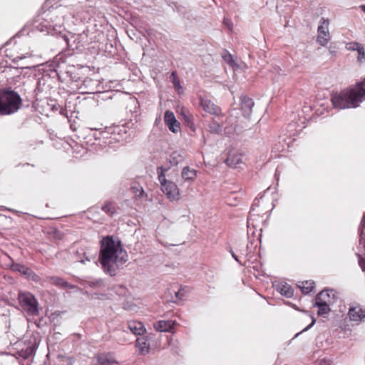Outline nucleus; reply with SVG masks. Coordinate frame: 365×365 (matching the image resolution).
Wrapping results in <instances>:
<instances>
[{
  "instance_id": "nucleus-1",
  "label": "nucleus",
  "mask_w": 365,
  "mask_h": 365,
  "mask_svg": "<svg viewBox=\"0 0 365 365\" xmlns=\"http://www.w3.org/2000/svg\"><path fill=\"white\" fill-rule=\"evenodd\" d=\"M128 259L127 252L122 247L119 240L113 236L103 237L101 241L99 262L104 272L114 276L118 267Z\"/></svg>"
},
{
  "instance_id": "nucleus-2",
  "label": "nucleus",
  "mask_w": 365,
  "mask_h": 365,
  "mask_svg": "<svg viewBox=\"0 0 365 365\" xmlns=\"http://www.w3.org/2000/svg\"><path fill=\"white\" fill-rule=\"evenodd\" d=\"M365 100V78L340 92H333L331 101L339 109L356 108Z\"/></svg>"
},
{
  "instance_id": "nucleus-3",
  "label": "nucleus",
  "mask_w": 365,
  "mask_h": 365,
  "mask_svg": "<svg viewBox=\"0 0 365 365\" xmlns=\"http://www.w3.org/2000/svg\"><path fill=\"white\" fill-rule=\"evenodd\" d=\"M127 128L123 125H118L106 128L103 130H96L93 137L94 142L93 145H99L101 148H115V143H120L124 141L127 136Z\"/></svg>"
},
{
  "instance_id": "nucleus-4",
  "label": "nucleus",
  "mask_w": 365,
  "mask_h": 365,
  "mask_svg": "<svg viewBox=\"0 0 365 365\" xmlns=\"http://www.w3.org/2000/svg\"><path fill=\"white\" fill-rule=\"evenodd\" d=\"M21 102L19 94L11 88L0 92V115L16 113L20 108Z\"/></svg>"
},
{
  "instance_id": "nucleus-5",
  "label": "nucleus",
  "mask_w": 365,
  "mask_h": 365,
  "mask_svg": "<svg viewBox=\"0 0 365 365\" xmlns=\"http://www.w3.org/2000/svg\"><path fill=\"white\" fill-rule=\"evenodd\" d=\"M18 299L20 306L29 315L37 316L38 314V303L32 294L20 292Z\"/></svg>"
},
{
  "instance_id": "nucleus-6",
  "label": "nucleus",
  "mask_w": 365,
  "mask_h": 365,
  "mask_svg": "<svg viewBox=\"0 0 365 365\" xmlns=\"http://www.w3.org/2000/svg\"><path fill=\"white\" fill-rule=\"evenodd\" d=\"M75 84L79 93H96L101 92L102 89L101 82L91 78L79 79L76 81Z\"/></svg>"
},
{
  "instance_id": "nucleus-7",
  "label": "nucleus",
  "mask_w": 365,
  "mask_h": 365,
  "mask_svg": "<svg viewBox=\"0 0 365 365\" xmlns=\"http://www.w3.org/2000/svg\"><path fill=\"white\" fill-rule=\"evenodd\" d=\"M320 23L321 24L318 26L317 29L318 35L317 41L321 46H324L328 43L330 39V34L329 31V19L322 18L320 21Z\"/></svg>"
},
{
  "instance_id": "nucleus-8",
  "label": "nucleus",
  "mask_w": 365,
  "mask_h": 365,
  "mask_svg": "<svg viewBox=\"0 0 365 365\" xmlns=\"http://www.w3.org/2000/svg\"><path fill=\"white\" fill-rule=\"evenodd\" d=\"M161 190L170 200H178L180 197L179 188L173 182H162Z\"/></svg>"
},
{
  "instance_id": "nucleus-9",
  "label": "nucleus",
  "mask_w": 365,
  "mask_h": 365,
  "mask_svg": "<svg viewBox=\"0 0 365 365\" xmlns=\"http://www.w3.org/2000/svg\"><path fill=\"white\" fill-rule=\"evenodd\" d=\"M61 39L73 51L81 50V48L83 46L81 35L69 34L68 35L62 36Z\"/></svg>"
},
{
  "instance_id": "nucleus-10",
  "label": "nucleus",
  "mask_w": 365,
  "mask_h": 365,
  "mask_svg": "<svg viewBox=\"0 0 365 365\" xmlns=\"http://www.w3.org/2000/svg\"><path fill=\"white\" fill-rule=\"evenodd\" d=\"M348 317L351 321L359 324L365 319V309L360 305L351 307L348 312Z\"/></svg>"
},
{
  "instance_id": "nucleus-11",
  "label": "nucleus",
  "mask_w": 365,
  "mask_h": 365,
  "mask_svg": "<svg viewBox=\"0 0 365 365\" xmlns=\"http://www.w3.org/2000/svg\"><path fill=\"white\" fill-rule=\"evenodd\" d=\"M200 106L204 111L210 115H218L220 109L212 101L202 96L200 97Z\"/></svg>"
},
{
  "instance_id": "nucleus-12",
  "label": "nucleus",
  "mask_w": 365,
  "mask_h": 365,
  "mask_svg": "<svg viewBox=\"0 0 365 365\" xmlns=\"http://www.w3.org/2000/svg\"><path fill=\"white\" fill-rule=\"evenodd\" d=\"M127 329L133 334L142 336L146 332L143 322L137 320H129L126 323Z\"/></svg>"
},
{
  "instance_id": "nucleus-13",
  "label": "nucleus",
  "mask_w": 365,
  "mask_h": 365,
  "mask_svg": "<svg viewBox=\"0 0 365 365\" xmlns=\"http://www.w3.org/2000/svg\"><path fill=\"white\" fill-rule=\"evenodd\" d=\"M164 120L165 124L168 126L170 131L177 133L179 130V123L177 121L173 112L170 110H166L165 113Z\"/></svg>"
},
{
  "instance_id": "nucleus-14",
  "label": "nucleus",
  "mask_w": 365,
  "mask_h": 365,
  "mask_svg": "<svg viewBox=\"0 0 365 365\" xmlns=\"http://www.w3.org/2000/svg\"><path fill=\"white\" fill-rule=\"evenodd\" d=\"M135 346L138 349V351L141 355H145L148 354L150 351V343H149V336H145L138 337L136 339Z\"/></svg>"
},
{
  "instance_id": "nucleus-15",
  "label": "nucleus",
  "mask_w": 365,
  "mask_h": 365,
  "mask_svg": "<svg viewBox=\"0 0 365 365\" xmlns=\"http://www.w3.org/2000/svg\"><path fill=\"white\" fill-rule=\"evenodd\" d=\"M334 289H324L320 292L315 297L314 302H327L331 304L334 298Z\"/></svg>"
},
{
  "instance_id": "nucleus-16",
  "label": "nucleus",
  "mask_w": 365,
  "mask_h": 365,
  "mask_svg": "<svg viewBox=\"0 0 365 365\" xmlns=\"http://www.w3.org/2000/svg\"><path fill=\"white\" fill-rule=\"evenodd\" d=\"M51 81L52 80L50 78V77L47 76H43L41 78H38L35 89L36 94L42 92L46 93L48 91H49L51 88Z\"/></svg>"
},
{
  "instance_id": "nucleus-17",
  "label": "nucleus",
  "mask_w": 365,
  "mask_h": 365,
  "mask_svg": "<svg viewBox=\"0 0 365 365\" xmlns=\"http://www.w3.org/2000/svg\"><path fill=\"white\" fill-rule=\"evenodd\" d=\"M175 324V321L173 320H159L154 323V329L160 332L172 331Z\"/></svg>"
},
{
  "instance_id": "nucleus-18",
  "label": "nucleus",
  "mask_w": 365,
  "mask_h": 365,
  "mask_svg": "<svg viewBox=\"0 0 365 365\" xmlns=\"http://www.w3.org/2000/svg\"><path fill=\"white\" fill-rule=\"evenodd\" d=\"M274 286L278 292L287 298L292 297L294 294V289L287 282H278Z\"/></svg>"
},
{
  "instance_id": "nucleus-19",
  "label": "nucleus",
  "mask_w": 365,
  "mask_h": 365,
  "mask_svg": "<svg viewBox=\"0 0 365 365\" xmlns=\"http://www.w3.org/2000/svg\"><path fill=\"white\" fill-rule=\"evenodd\" d=\"M225 163L230 167L236 168L242 163V155L237 152H230Z\"/></svg>"
},
{
  "instance_id": "nucleus-20",
  "label": "nucleus",
  "mask_w": 365,
  "mask_h": 365,
  "mask_svg": "<svg viewBox=\"0 0 365 365\" xmlns=\"http://www.w3.org/2000/svg\"><path fill=\"white\" fill-rule=\"evenodd\" d=\"M168 160L171 166H176L184 160V153L182 150H175L170 155Z\"/></svg>"
},
{
  "instance_id": "nucleus-21",
  "label": "nucleus",
  "mask_w": 365,
  "mask_h": 365,
  "mask_svg": "<svg viewBox=\"0 0 365 365\" xmlns=\"http://www.w3.org/2000/svg\"><path fill=\"white\" fill-rule=\"evenodd\" d=\"M181 176L185 181L192 182L197 177V170L186 166L182 169Z\"/></svg>"
},
{
  "instance_id": "nucleus-22",
  "label": "nucleus",
  "mask_w": 365,
  "mask_h": 365,
  "mask_svg": "<svg viewBox=\"0 0 365 365\" xmlns=\"http://www.w3.org/2000/svg\"><path fill=\"white\" fill-rule=\"evenodd\" d=\"M76 259L77 262H79L82 264H86V262L91 261V257L85 248L81 247L76 252Z\"/></svg>"
},
{
  "instance_id": "nucleus-23",
  "label": "nucleus",
  "mask_w": 365,
  "mask_h": 365,
  "mask_svg": "<svg viewBox=\"0 0 365 365\" xmlns=\"http://www.w3.org/2000/svg\"><path fill=\"white\" fill-rule=\"evenodd\" d=\"M314 286L315 282L312 280L304 281L297 284L299 289L304 294H308L312 292Z\"/></svg>"
},
{
  "instance_id": "nucleus-24",
  "label": "nucleus",
  "mask_w": 365,
  "mask_h": 365,
  "mask_svg": "<svg viewBox=\"0 0 365 365\" xmlns=\"http://www.w3.org/2000/svg\"><path fill=\"white\" fill-rule=\"evenodd\" d=\"M329 304H330L327 302H314L313 306L317 307L319 308L317 312V314L319 316H324V314H327L331 311Z\"/></svg>"
},
{
  "instance_id": "nucleus-25",
  "label": "nucleus",
  "mask_w": 365,
  "mask_h": 365,
  "mask_svg": "<svg viewBox=\"0 0 365 365\" xmlns=\"http://www.w3.org/2000/svg\"><path fill=\"white\" fill-rule=\"evenodd\" d=\"M264 274L262 263L252 262V274L258 278L259 276H264Z\"/></svg>"
},
{
  "instance_id": "nucleus-26",
  "label": "nucleus",
  "mask_w": 365,
  "mask_h": 365,
  "mask_svg": "<svg viewBox=\"0 0 365 365\" xmlns=\"http://www.w3.org/2000/svg\"><path fill=\"white\" fill-rule=\"evenodd\" d=\"M98 361L100 365H120L118 363L110 360L106 354H100L98 356Z\"/></svg>"
},
{
  "instance_id": "nucleus-27",
  "label": "nucleus",
  "mask_w": 365,
  "mask_h": 365,
  "mask_svg": "<svg viewBox=\"0 0 365 365\" xmlns=\"http://www.w3.org/2000/svg\"><path fill=\"white\" fill-rule=\"evenodd\" d=\"M14 269L15 270L19 272L23 275H24L26 278L28 277V276H29V274H30L31 271L32 270L31 269L26 267L25 265L21 264H14Z\"/></svg>"
},
{
  "instance_id": "nucleus-28",
  "label": "nucleus",
  "mask_w": 365,
  "mask_h": 365,
  "mask_svg": "<svg viewBox=\"0 0 365 365\" xmlns=\"http://www.w3.org/2000/svg\"><path fill=\"white\" fill-rule=\"evenodd\" d=\"M102 210L110 216L115 212V208L113 203L109 201L105 202L102 207Z\"/></svg>"
},
{
  "instance_id": "nucleus-29",
  "label": "nucleus",
  "mask_w": 365,
  "mask_h": 365,
  "mask_svg": "<svg viewBox=\"0 0 365 365\" xmlns=\"http://www.w3.org/2000/svg\"><path fill=\"white\" fill-rule=\"evenodd\" d=\"M170 78L175 88L178 92H180V91H182V87L180 85V81L175 72H172L170 75Z\"/></svg>"
},
{
  "instance_id": "nucleus-30",
  "label": "nucleus",
  "mask_w": 365,
  "mask_h": 365,
  "mask_svg": "<svg viewBox=\"0 0 365 365\" xmlns=\"http://www.w3.org/2000/svg\"><path fill=\"white\" fill-rule=\"evenodd\" d=\"M222 56L223 60L230 66L235 67L236 66L233 56L227 51H225Z\"/></svg>"
},
{
  "instance_id": "nucleus-31",
  "label": "nucleus",
  "mask_w": 365,
  "mask_h": 365,
  "mask_svg": "<svg viewBox=\"0 0 365 365\" xmlns=\"http://www.w3.org/2000/svg\"><path fill=\"white\" fill-rule=\"evenodd\" d=\"M209 131L217 134L221 132L222 126L216 121H212L208 125Z\"/></svg>"
},
{
  "instance_id": "nucleus-32",
  "label": "nucleus",
  "mask_w": 365,
  "mask_h": 365,
  "mask_svg": "<svg viewBox=\"0 0 365 365\" xmlns=\"http://www.w3.org/2000/svg\"><path fill=\"white\" fill-rule=\"evenodd\" d=\"M53 283L55 284L63 287H73V286L69 285L67 282H66L65 280H63V279H61L60 277H53Z\"/></svg>"
},
{
  "instance_id": "nucleus-33",
  "label": "nucleus",
  "mask_w": 365,
  "mask_h": 365,
  "mask_svg": "<svg viewBox=\"0 0 365 365\" xmlns=\"http://www.w3.org/2000/svg\"><path fill=\"white\" fill-rule=\"evenodd\" d=\"M131 190L133 192V193L136 196V197H140L144 193V190H143L142 187L139 186V185H133L131 187Z\"/></svg>"
},
{
  "instance_id": "nucleus-34",
  "label": "nucleus",
  "mask_w": 365,
  "mask_h": 365,
  "mask_svg": "<svg viewBox=\"0 0 365 365\" xmlns=\"http://www.w3.org/2000/svg\"><path fill=\"white\" fill-rule=\"evenodd\" d=\"M363 46L358 42H351L347 44V49L351 51H358Z\"/></svg>"
},
{
  "instance_id": "nucleus-35",
  "label": "nucleus",
  "mask_w": 365,
  "mask_h": 365,
  "mask_svg": "<svg viewBox=\"0 0 365 365\" xmlns=\"http://www.w3.org/2000/svg\"><path fill=\"white\" fill-rule=\"evenodd\" d=\"M357 53H358V57H357V60L359 62H363L365 61V51H364V47H361L358 51H357Z\"/></svg>"
},
{
  "instance_id": "nucleus-36",
  "label": "nucleus",
  "mask_w": 365,
  "mask_h": 365,
  "mask_svg": "<svg viewBox=\"0 0 365 365\" xmlns=\"http://www.w3.org/2000/svg\"><path fill=\"white\" fill-rule=\"evenodd\" d=\"M27 279L32 280L35 282H38L40 280V277L37 275L33 270L31 271L29 276H28Z\"/></svg>"
},
{
  "instance_id": "nucleus-37",
  "label": "nucleus",
  "mask_w": 365,
  "mask_h": 365,
  "mask_svg": "<svg viewBox=\"0 0 365 365\" xmlns=\"http://www.w3.org/2000/svg\"><path fill=\"white\" fill-rule=\"evenodd\" d=\"M223 24L230 30L232 31V21L228 18H224L223 19Z\"/></svg>"
},
{
  "instance_id": "nucleus-38",
  "label": "nucleus",
  "mask_w": 365,
  "mask_h": 365,
  "mask_svg": "<svg viewBox=\"0 0 365 365\" xmlns=\"http://www.w3.org/2000/svg\"><path fill=\"white\" fill-rule=\"evenodd\" d=\"M332 364H333V362L331 359L324 358V359L320 360L319 361H318L317 365H332Z\"/></svg>"
},
{
  "instance_id": "nucleus-39",
  "label": "nucleus",
  "mask_w": 365,
  "mask_h": 365,
  "mask_svg": "<svg viewBox=\"0 0 365 365\" xmlns=\"http://www.w3.org/2000/svg\"><path fill=\"white\" fill-rule=\"evenodd\" d=\"M359 256V265L364 272H365V259L363 258L360 255Z\"/></svg>"
},
{
  "instance_id": "nucleus-40",
  "label": "nucleus",
  "mask_w": 365,
  "mask_h": 365,
  "mask_svg": "<svg viewBox=\"0 0 365 365\" xmlns=\"http://www.w3.org/2000/svg\"><path fill=\"white\" fill-rule=\"evenodd\" d=\"M260 201L262 202V203L264 202V200H263V196H260L259 198H258V197H257L254 201L252 202V210H254V207L255 206H259V202Z\"/></svg>"
},
{
  "instance_id": "nucleus-41",
  "label": "nucleus",
  "mask_w": 365,
  "mask_h": 365,
  "mask_svg": "<svg viewBox=\"0 0 365 365\" xmlns=\"http://www.w3.org/2000/svg\"><path fill=\"white\" fill-rule=\"evenodd\" d=\"M311 317H312L311 324H309L307 327H306L302 331H306L314 325V324L316 322V319L313 316H311Z\"/></svg>"
},
{
  "instance_id": "nucleus-42",
  "label": "nucleus",
  "mask_w": 365,
  "mask_h": 365,
  "mask_svg": "<svg viewBox=\"0 0 365 365\" xmlns=\"http://www.w3.org/2000/svg\"><path fill=\"white\" fill-rule=\"evenodd\" d=\"M246 108H251L248 102L245 101V97L242 99V110L245 112Z\"/></svg>"
},
{
  "instance_id": "nucleus-43",
  "label": "nucleus",
  "mask_w": 365,
  "mask_h": 365,
  "mask_svg": "<svg viewBox=\"0 0 365 365\" xmlns=\"http://www.w3.org/2000/svg\"><path fill=\"white\" fill-rule=\"evenodd\" d=\"M89 283H90L89 285L91 287H97L102 283V281L101 280H96V281L90 282Z\"/></svg>"
},
{
  "instance_id": "nucleus-44",
  "label": "nucleus",
  "mask_w": 365,
  "mask_h": 365,
  "mask_svg": "<svg viewBox=\"0 0 365 365\" xmlns=\"http://www.w3.org/2000/svg\"><path fill=\"white\" fill-rule=\"evenodd\" d=\"M231 254H232V257L237 261L240 264H242V260L240 259L239 257L237 255H236V254L233 252V251H231Z\"/></svg>"
},
{
  "instance_id": "nucleus-45",
  "label": "nucleus",
  "mask_w": 365,
  "mask_h": 365,
  "mask_svg": "<svg viewBox=\"0 0 365 365\" xmlns=\"http://www.w3.org/2000/svg\"><path fill=\"white\" fill-rule=\"evenodd\" d=\"M158 178H159V180L160 182L162 183V182H168L166 179H165V175L164 174H160L158 176Z\"/></svg>"
},
{
  "instance_id": "nucleus-46",
  "label": "nucleus",
  "mask_w": 365,
  "mask_h": 365,
  "mask_svg": "<svg viewBox=\"0 0 365 365\" xmlns=\"http://www.w3.org/2000/svg\"><path fill=\"white\" fill-rule=\"evenodd\" d=\"M247 249H248V245H247V246H246V250H243V252H241V255H243L245 257H248Z\"/></svg>"
},
{
  "instance_id": "nucleus-47",
  "label": "nucleus",
  "mask_w": 365,
  "mask_h": 365,
  "mask_svg": "<svg viewBox=\"0 0 365 365\" xmlns=\"http://www.w3.org/2000/svg\"><path fill=\"white\" fill-rule=\"evenodd\" d=\"M360 8L365 13V5H361Z\"/></svg>"
},
{
  "instance_id": "nucleus-48",
  "label": "nucleus",
  "mask_w": 365,
  "mask_h": 365,
  "mask_svg": "<svg viewBox=\"0 0 365 365\" xmlns=\"http://www.w3.org/2000/svg\"><path fill=\"white\" fill-rule=\"evenodd\" d=\"M190 128H191L192 130H195V125H194V124H192V125H190Z\"/></svg>"
},
{
  "instance_id": "nucleus-49",
  "label": "nucleus",
  "mask_w": 365,
  "mask_h": 365,
  "mask_svg": "<svg viewBox=\"0 0 365 365\" xmlns=\"http://www.w3.org/2000/svg\"><path fill=\"white\" fill-rule=\"evenodd\" d=\"M175 295H176V297H177V298H180V297H179V292H176V293H175Z\"/></svg>"
},
{
  "instance_id": "nucleus-50",
  "label": "nucleus",
  "mask_w": 365,
  "mask_h": 365,
  "mask_svg": "<svg viewBox=\"0 0 365 365\" xmlns=\"http://www.w3.org/2000/svg\"><path fill=\"white\" fill-rule=\"evenodd\" d=\"M249 220H250V219H249V217H247V227H250V225H249Z\"/></svg>"
},
{
  "instance_id": "nucleus-51",
  "label": "nucleus",
  "mask_w": 365,
  "mask_h": 365,
  "mask_svg": "<svg viewBox=\"0 0 365 365\" xmlns=\"http://www.w3.org/2000/svg\"><path fill=\"white\" fill-rule=\"evenodd\" d=\"M258 196H261L260 194H258ZM260 197H259L258 198H259Z\"/></svg>"
}]
</instances>
